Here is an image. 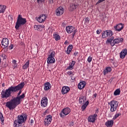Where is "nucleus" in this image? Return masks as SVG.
Masks as SVG:
<instances>
[{
    "mask_svg": "<svg viewBox=\"0 0 127 127\" xmlns=\"http://www.w3.org/2000/svg\"><path fill=\"white\" fill-rule=\"evenodd\" d=\"M2 87H4V84H2Z\"/></svg>",
    "mask_w": 127,
    "mask_h": 127,
    "instance_id": "63",
    "label": "nucleus"
},
{
    "mask_svg": "<svg viewBox=\"0 0 127 127\" xmlns=\"http://www.w3.org/2000/svg\"><path fill=\"white\" fill-rule=\"evenodd\" d=\"M29 67V61H27L24 65H23L22 68L24 70H26L27 68Z\"/></svg>",
    "mask_w": 127,
    "mask_h": 127,
    "instance_id": "25",
    "label": "nucleus"
},
{
    "mask_svg": "<svg viewBox=\"0 0 127 127\" xmlns=\"http://www.w3.org/2000/svg\"><path fill=\"white\" fill-rule=\"evenodd\" d=\"M69 91H70V88L69 87L64 86L61 90V93L63 95H65V94H67Z\"/></svg>",
    "mask_w": 127,
    "mask_h": 127,
    "instance_id": "16",
    "label": "nucleus"
},
{
    "mask_svg": "<svg viewBox=\"0 0 127 127\" xmlns=\"http://www.w3.org/2000/svg\"><path fill=\"white\" fill-rule=\"evenodd\" d=\"M14 90L13 86H11L5 90H2L1 92V98L2 99H8V98H10V97H11V93H13Z\"/></svg>",
    "mask_w": 127,
    "mask_h": 127,
    "instance_id": "2",
    "label": "nucleus"
},
{
    "mask_svg": "<svg viewBox=\"0 0 127 127\" xmlns=\"http://www.w3.org/2000/svg\"><path fill=\"white\" fill-rule=\"evenodd\" d=\"M2 58H3V60H6L7 57L5 55L2 54L1 56Z\"/></svg>",
    "mask_w": 127,
    "mask_h": 127,
    "instance_id": "40",
    "label": "nucleus"
},
{
    "mask_svg": "<svg viewBox=\"0 0 127 127\" xmlns=\"http://www.w3.org/2000/svg\"><path fill=\"white\" fill-rule=\"evenodd\" d=\"M64 13V8L62 6L59 7L56 10V14L57 16H60Z\"/></svg>",
    "mask_w": 127,
    "mask_h": 127,
    "instance_id": "8",
    "label": "nucleus"
},
{
    "mask_svg": "<svg viewBox=\"0 0 127 127\" xmlns=\"http://www.w3.org/2000/svg\"><path fill=\"white\" fill-rule=\"evenodd\" d=\"M127 55V49L125 48L122 50L120 53V58L121 59H125Z\"/></svg>",
    "mask_w": 127,
    "mask_h": 127,
    "instance_id": "10",
    "label": "nucleus"
},
{
    "mask_svg": "<svg viewBox=\"0 0 127 127\" xmlns=\"http://www.w3.org/2000/svg\"><path fill=\"white\" fill-rule=\"evenodd\" d=\"M85 97L84 96H81L79 98V104H84L85 103V100H84Z\"/></svg>",
    "mask_w": 127,
    "mask_h": 127,
    "instance_id": "32",
    "label": "nucleus"
},
{
    "mask_svg": "<svg viewBox=\"0 0 127 127\" xmlns=\"http://www.w3.org/2000/svg\"><path fill=\"white\" fill-rule=\"evenodd\" d=\"M72 49H73V45H69L68 47H67V49L66 51L67 54H70V52L72 51Z\"/></svg>",
    "mask_w": 127,
    "mask_h": 127,
    "instance_id": "24",
    "label": "nucleus"
},
{
    "mask_svg": "<svg viewBox=\"0 0 127 127\" xmlns=\"http://www.w3.org/2000/svg\"><path fill=\"white\" fill-rule=\"evenodd\" d=\"M71 8L72 9V10L76 9V8H77V5L75 4H73L72 6H71Z\"/></svg>",
    "mask_w": 127,
    "mask_h": 127,
    "instance_id": "36",
    "label": "nucleus"
},
{
    "mask_svg": "<svg viewBox=\"0 0 127 127\" xmlns=\"http://www.w3.org/2000/svg\"><path fill=\"white\" fill-rule=\"evenodd\" d=\"M69 125L70 126V127H73V126L74 125V123L70 122V123L69 124Z\"/></svg>",
    "mask_w": 127,
    "mask_h": 127,
    "instance_id": "50",
    "label": "nucleus"
},
{
    "mask_svg": "<svg viewBox=\"0 0 127 127\" xmlns=\"http://www.w3.org/2000/svg\"><path fill=\"white\" fill-rule=\"evenodd\" d=\"M26 120H27V116L19 115L18 116V119L15 120L14 122V126L17 127V124L15 123H17L19 125H21L23 123H25V122H26Z\"/></svg>",
    "mask_w": 127,
    "mask_h": 127,
    "instance_id": "4",
    "label": "nucleus"
},
{
    "mask_svg": "<svg viewBox=\"0 0 127 127\" xmlns=\"http://www.w3.org/2000/svg\"><path fill=\"white\" fill-rule=\"evenodd\" d=\"M71 113V109L69 108H65L63 109L60 113V116L62 119H64L65 116L69 115V113Z\"/></svg>",
    "mask_w": 127,
    "mask_h": 127,
    "instance_id": "6",
    "label": "nucleus"
},
{
    "mask_svg": "<svg viewBox=\"0 0 127 127\" xmlns=\"http://www.w3.org/2000/svg\"><path fill=\"white\" fill-rule=\"evenodd\" d=\"M51 122H52V116L50 115H48L44 120V125L48 127V126L51 124Z\"/></svg>",
    "mask_w": 127,
    "mask_h": 127,
    "instance_id": "7",
    "label": "nucleus"
},
{
    "mask_svg": "<svg viewBox=\"0 0 127 127\" xmlns=\"http://www.w3.org/2000/svg\"><path fill=\"white\" fill-rule=\"evenodd\" d=\"M33 122H34V121H33V120H31L30 121V123H31V124L33 123Z\"/></svg>",
    "mask_w": 127,
    "mask_h": 127,
    "instance_id": "55",
    "label": "nucleus"
},
{
    "mask_svg": "<svg viewBox=\"0 0 127 127\" xmlns=\"http://www.w3.org/2000/svg\"><path fill=\"white\" fill-rule=\"evenodd\" d=\"M68 41H65V42H64V44H68Z\"/></svg>",
    "mask_w": 127,
    "mask_h": 127,
    "instance_id": "57",
    "label": "nucleus"
},
{
    "mask_svg": "<svg viewBox=\"0 0 127 127\" xmlns=\"http://www.w3.org/2000/svg\"><path fill=\"white\" fill-rule=\"evenodd\" d=\"M38 3H40L41 2H43L44 0H37Z\"/></svg>",
    "mask_w": 127,
    "mask_h": 127,
    "instance_id": "45",
    "label": "nucleus"
},
{
    "mask_svg": "<svg viewBox=\"0 0 127 127\" xmlns=\"http://www.w3.org/2000/svg\"><path fill=\"white\" fill-rule=\"evenodd\" d=\"M121 116V114H117L115 115V116L113 117V120H116L117 118H119Z\"/></svg>",
    "mask_w": 127,
    "mask_h": 127,
    "instance_id": "37",
    "label": "nucleus"
},
{
    "mask_svg": "<svg viewBox=\"0 0 127 127\" xmlns=\"http://www.w3.org/2000/svg\"><path fill=\"white\" fill-rule=\"evenodd\" d=\"M112 104L113 109L112 112H115V111H116L117 110V108H118V105H119V103L118 102V101L114 100L112 101Z\"/></svg>",
    "mask_w": 127,
    "mask_h": 127,
    "instance_id": "17",
    "label": "nucleus"
},
{
    "mask_svg": "<svg viewBox=\"0 0 127 127\" xmlns=\"http://www.w3.org/2000/svg\"><path fill=\"white\" fill-rule=\"evenodd\" d=\"M100 32H97V34H100Z\"/></svg>",
    "mask_w": 127,
    "mask_h": 127,
    "instance_id": "62",
    "label": "nucleus"
},
{
    "mask_svg": "<svg viewBox=\"0 0 127 127\" xmlns=\"http://www.w3.org/2000/svg\"><path fill=\"white\" fill-rule=\"evenodd\" d=\"M5 6L0 5V13H3L5 11Z\"/></svg>",
    "mask_w": 127,
    "mask_h": 127,
    "instance_id": "26",
    "label": "nucleus"
},
{
    "mask_svg": "<svg viewBox=\"0 0 127 127\" xmlns=\"http://www.w3.org/2000/svg\"><path fill=\"white\" fill-rule=\"evenodd\" d=\"M1 63V59L0 58V64Z\"/></svg>",
    "mask_w": 127,
    "mask_h": 127,
    "instance_id": "60",
    "label": "nucleus"
},
{
    "mask_svg": "<svg viewBox=\"0 0 127 127\" xmlns=\"http://www.w3.org/2000/svg\"><path fill=\"white\" fill-rule=\"evenodd\" d=\"M45 19H46V16L44 14H42L37 19V20L38 22H40V23H42V22H44Z\"/></svg>",
    "mask_w": 127,
    "mask_h": 127,
    "instance_id": "12",
    "label": "nucleus"
},
{
    "mask_svg": "<svg viewBox=\"0 0 127 127\" xmlns=\"http://www.w3.org/2000/svg\"><path fill=\"white\" fill-rule=\"evenodd\" d=\"M125 14H126V15H127V11H126Z\"/></svg>",
    "mask_w": 127,
    "mask_h": 127,
    "instance_id": "59",
    "label": "nucleus"
},
{
    "mask_svg": "<svg viewBox=\"0 0 127 127\" xmlns=\"http://www.w3.org/2000/svg\"><path fill=\"white\" fill-rule=\"evenodd\" d=\"M86 83L85 81L80 82L78 85V88L79 90H82V89H84V88H85V86H86Z\"/></svg>",
    "mask_w": 127,
    "mask_h": 127,
    "instance_id": "20",
    "label": "nucleus"
},
{
    "mask_svg": "<svg viewBox=\"0 0 127 127\" xmlns=\"http://www.w3.org/2000/svg\"><path fill=\"white\" fill-rule=\"evenodd\" d=\"M53 38L54 39H55V40H56V41H58L60 40V39H61V37H60L59 34L57 33H54L53 34Z\"/></svg>",
    "mask_w": 127,
    "mask_h": 127,
    "instance_id": "21",
    "label": "nucleus"
},
{
    "mask_svg": "<svg viewBox=\"0 0 127 127\" xmlns=\"http://www.w3.org/2000/svg\"><path fill=\"white\" fill-rule=\"evenodd\" d=\"M88 105H89V101H86L84 104H83L82 106H81V109L82 110V111H85V110L86 109V108H87V106H88Z\"/></svg>",
    "mask_w": 127,
    "mask_h": 127,
    "instance_id": "27",
    "label": "nucleus"
},
{
    "mask_svg": "<svg viewBox=\"0 0 127 127\" xmlns=\"http://www.w3.org/2000/svg\"><path fill=\"white\" fill-rule=\"evenodd\" d=\"M112 33L110 32H104L102 33V38H106L108 37V35H110Z\"/></svg>",
    "mask_w": 127,
    "mask_h": 127,
    "instance_id": "30",
    "label": "nucleus"
},
{
    "mask_svg": "<svg viewBox=\"0 0 127 127\" xmlns=\"http://www.w3.org/2000/svg\"><path fill=\"white\" fill-rule=\"evenodd\" d=\"M26 22L27 21L26 18H22L21 15H20V14L18 15L17 21L16 22L15 28L16 29H18L20 26H21V25H24V24H25Z\"/></svg>",
    "mask_w": 127,
    "mask_h": 127,
    "instance_id": "3",
    "label": "nucleus"
},
{
    "mask_svg": "<svg viewBox=\"0 0 127 127\" xmlns=\"http://www.w3.org/2000/svg\"><path fill=\"white\" fill-rule=\"evenodd\" d=\"M51 88V84L50 83L47 82L44 84V90L45 91H48Z\"/></svg>",
    "mask_w": 127,
    "mask_h": 127,
    "instance_id": "19",
    "label": "nucleus"
},
{
    "mask_svg": "<svg viewBox=\"0 0 127 127\" xmlns=\"http://www.w3.org/2000/svg\"><path fill=\"white\" fill-rule=\"evenodd\" d=\"M76 63V62L72 61L71 64H69V66L67 68V70H72L74 69V66Z\"/></svg>",
    "mask_w": 127,
    "mask_h": 127,
    "instance_id": "22",
    "label": "nucleus"
},
{
    "mask_svg": "<svg viewBox=\"0 0 127 127\" xmlns=\"http://www.w3.org/2000/svg\"><path fill=\"white\" fill-rule=\"evenodd\" d=\"M12 63L13 64V67L14 68H16L17 67V64L16 63V61L15 60H14L12 61Z\"/></svg>",
    "mask_w": 127,
    "mask_h": 127,
    "instance_id": "33",
    "label": "nucleus"
},
{
    "mask_svg": "<svg viewBox=\"0 0 127 127\" xmlns=\"http://www.w3.org/2000/svg\"><path fill=\"white\" fill-rule=\"evenodd\" d=\"M66 24H67V22H66V21H64L62 23V26H63V27H65Z\"/></svg>",
    "mask_w": 127,
    "mask_h": 127,
    "instance_id": "39",
    "label": "nucleus"
},
{
    "mask_svg": "<svg viewBox=\"0 0 127 127\" xmlns=\"http://www.w3.org/2000/svg\"><path fill=\"white\" fill-rule=\"evenodd\" d=\"M87 61L89 63H90L92 61V58L91 57H89L87 59Z\"/></svg>",
    "mask_w": 127,
    "mask_h": 127,
    "instance_id": "41",
    "label": "nucleus"
},
{
    "mask_svg": "<svg viewBox=\"0 0 127 127\" xmlns=\"http://www.w3.org/2000/svg\"><path fill=\"white\" fill-rule=\"evenodd\" d=\"M41 107L43 108H45V107H47V105H48V99L47 97H44L42 98L41 101Z\"/></svg>",
    "mask_w": 127,
    "mask_h": 127,
    "instance_id": "9",
    "label": "nucleus"
},
{
    "mask_svg": "<svg viewBox=\"0 0 127 127\" xmlns=\"http://www.w3.org/2000/svg\"><path fill=\"white\" fill-rule=\"evenodd\" d=\"M109 105H110V106H111L110 111L112 112V101H110L109 103Z\"/></svg>",
    "mask_w": 127,
    "mask_h": 127,
    "instance_id": "47",
    "label": "nucleus"
},
{
    "mask_svg": "<svg viewBox=\"0 0 127 127\" xmlns=\"http://www.w3.org/2000/svg\"><path fill=\"white\" fill-rule=\"evenodd\" d=\"M124 25L123 24L120 23L118 24L116 26H115L114 28L115 30H116V31H121V30L124 29Z\"/></svg>",
    "mask_w": 127,
    "mask_h": 127,
    "instance_id": "18",
    "label": "nucleus"
},
{
    "mask_svg": "<svg viewBox=\"0 0 127 127\" xmlns=\"http://www.w3.org/2000/svg\"><path fill=\"white\" fill-rule=\"evenodd\" d=\"M112 39H113L114 38V37H112Z\"/></svg>",
    "mask_w": 127,
    "mask_h": 127,
    "instance_id": "64",
    "label": "nucleus"
},
{
    "mask_svg": "<svg viewBox=\"0 0 127 127\" xmlns=\"http://www.w3.org/2000/svg\"><path fill=\"white\" fill-rule=\"evenodd\" d=\"M0 119L1 120V123H3V122H4V120H3V115H2L1 112L0 113Z\"/></svg>",
    "mask_w": 127,
    "mask_h": 127,
    "instance_id": "35",
    "label": "nucleus"
},
{
    "mask_svg": "<svg viewBox=\"0 0 127 127\" xmlns=\"http://www.w3.org/2000/svg\"><path fill=\"white\" fill-rule=\"evenodd\" d=\"M70 77L71 78V80H75V79H76V77L73 75H70Z\"/></svg>",
    "mask_w": 127,
    "mask_h": 127,
    "instance_id": "43",
    "label": "nucleus"
},
{
    "mask_svg": "<svg viewBox=\"0 0 127 127\" xmlns=\"http://www.w3.org/2000/svg\"><path fill=\"white\" fill-rule=\"evenodd\" d=\"M107 127H112V120H108L105 123Z\"/></svg>",
    "mask_w": 127,
    "mask_h": 127,
    "instance_id": "28",
    "label": "nucleus"
},
{
    "mask_svg": "<svg viewBox=\"0 0 127 127\" xmlns=\"http://www.w3.org/2000/svg\"><path fill=\"white\" fill-rule=\"evenodd\" d=\"M65 30L67 32H76V28L72 26L66 27Z\"/></svg>",
    "mask_w": 127,
    "mask_h": 127,
    "instance_id": "14",
    "label": "nucleus"
},
{
    "mask_svg": "<svg viewBox=\"0 0 127 127\" xmlns=\"http://www.w3.org/2000/svg\"><path fill=\"white\" fill-rule=\"evenodd\" d=\"M55 52L53 51L49 55L47 58V63L48 64H53L55 63Z\"/></svg>",
    "mask_w": 127,
    "mask_h": 127,
    "instance_id": "5",
    "label": "nucleus"
},
{
    "mask_svg": "<svg viewBox=\"0 0 127 127\" xmlns=\"http://www.w3.org/2000/svg\"><path fill=\"white\" fill-rule=\"evenodd\" d=\"M1 45L4 48H6L8 46V39L3 38L1 41Z\"/></svg>",
    "mask_w": 127,
    "mask_h": 127,
    "instance_id": "13",
    "label": "nucleus"
},
{
    "mask_svg": "<svg viewBox=\"0 0 127 127\" xmlns=\"http://www.w3.org/2000/svg\"><path fill=\"white\" fill-rule=\"evenodd\" d=\"M1 125H4V124L3 123V122H1Z\"/></svg>",
    "mask_w": 127,
    "mask_h": 127,
    "instance_id": "61",
    "label": "nucleus"
},
{
    "mask_svg": "<svg viewBox=\"0 0 127 127\" xmlns=\"http://www.w3.org/2000/svg\"><path fill=\"white\" fill-rule=\"evenodd\" d=\"M75 33H73L72 34V38H74V36H75Z\"/></svg>",
    "mask_w": 127,
    "mask_h": 127,
    "instance_id": "54",
    "label": "nucleus"
},
{
    "mask_svg": "<svg viewBox=\"0 0 127 127\" xmlns=\"http://www.w3.org/2000/svg\"><path fill=\"white\" fill-rule=\"evenodd\" d=\"M93 97H94V98H96V97H97V93L94 94L93 95Z\"/></svg>",
    "mask_w": 127,
    "mask_h": 127,
    "instance_id": "53",
    "label": "nucleus"
},
{
    "mask_svg": "<svg viewBox=\"0 0 127 127\" xmlns=\"http://www.w3.org/2000/svg\"><path fill=\"white\" fill-rule=\"evenodd\" d=\"M114 125V121L112 120V126H113Z\"/></svg>",
    "mask_w": 127,
    "mask_h": 127,
    "instance_id": "58",
    "label": "nucleus"
},
{
    "mask_svg": "<svg viewBox=\"0 0 127 127\" xmlns=\"http://www.w3.org/2000/svg\"><path fill=\"white\" fill-rule=\"evenodd\" d=\"M121 94V90L120 89H117L114 93V96H119V95Z\"/></svg>",
    "mask_w": 127,
    "mask_h": 127,
    "instance_id": "31",
    "label": "nucleus"
},
{
    "mask_svg": "<svg viewBox=\"0 0 127 127\" xmlns=\"http://www.w3.org/2000/svg\"><path fill=\"white\" fill-rule=\"evenodd\" d=\"M13 48V45H11L9 46V49H10V50H11V49H12Z\"/></svg>",
    "mask_w": 127,
    "mask_h": 127,
    "instance_id": "46",
    "label": "nucleus"
},
{
    "mask_svg": "<svg viewBox=\"0 0 127 127\" xmlns=\"http://www.w3.org/2000/svg\"><path fill=\"white\" fill-rule=\"evenodd\" d=\"M98 118V115L97 114H94L93 115H90L88 118V121L90 123H95L96 119Z\"/></svg>",
    "mask_w": 127,
    "mask_h": 127,
    "instance_id": "11",
    "label": "nucleus"
},
{
    "mask_svg": "<svg viewBox=\"0 0 127 127\" xmlns=\"http://www.w3.org/2000/svg\"><path fill=\"white\" fill-rule=\"evenodd\" d=\"M67 74L68 75H69V76H74V72L71 71H67Z\"/></svg>",
    "mask_w": 127,
    "mask_h": 127,
    "instance_id": "38",
    "label": "nucleus"
},
{
    "mask_svg": "<svg viewBox=\"0 0 127 127\" xmlns=\"http://www.w3.org/2000/svg\"><path fill=\"white\" fill-rule=\"evenodd\" d=\"M96 32H102V30H97L96 31Z\"/></svg>",
    "mask_w": 127,
    "mask_h": 127,
    "instance_id": "56",
    "label": "nucleus"
},
{
    "mask_svg": "<svg viewBox=\"0 0 127 127\" xmlns=\"http://www.w3.org/2000/svg\"><path fill=\"white\" fill-rule=\"evenodd\" d=\"M124 41V39L122 38H118L114 40L112 43V46H115V44H119V43H122Z\"/></svg>",
    "mask_w": 127,
    "mask_h": 127,
    "instance_id": "15",
    "label": "nucleus"
},
{
    "mask_svg": "<svg viewBox=\"0 0 127 127\" xmlns=\"http://www.w3.org/2000/svg\"><path fill=\"white\" fill-rule=\"evenodd\" d=\"M78 54H79V53L78 52H75L74 53V56H77V55H78Z\"/></svg>",
    "mask_w": 127,
    "mask_h": 127,
    "instance_id": "49",
    "label": "nucleus"
},
{
    "mask_svg": "<svg viewBox=\"0 0 127 127\" xmlns=\"http://www.w3.org/2000/svg\"><path fill=\"white\" fill-rule=\"evenodd\" d=\"M7 66V64H2V67H6Z\"/></svg>",
    "mask_w": 127,
    "mask_h": 127,
    "instance_id": "51",
    "label": "nucleus"
},
{
    "mask_svg": "<svg viewBox=\"0 0 127 127\" xmlns=\"http://www.w3.org/2000/svg\"><path fill=\"white\" fill-rule=\"evenodd\" d=\"M90 23V18L86 17L84 19V24L86 26H88L89 25V23Z\"/></svg>",
    "mask_w": 127,
    "mask_h": 127,
    "instance_id": "29",
    "label": "nucleus"
},
{
    "mask_svg": "<svg viewBox=\"0 0 127 127\" xmlns=\"http://www.w3.org/2000/svg\"><path fill=\"white\" fill-rule=\"evenodd\" d=\"M49 32H54V30H52V29H51V28H50L49 29Z\"/></svg>",
    "mask_w": 127,
    "mask_h": 127,
    "instance_id": "48",
    "label": "nucleus"
},
{
    "mask_svg": "<svg viewBox=\"0 0 127 127\" xmlns=\"http://www.w3.org/2000/svg\"><path fill=\"white\" fill-rule=\"evenodd\" d=\"M103 1H105V0H99L97 2L96 4H99V3H101V2H103Z\"/></svg>",
    "mask_w": 127,
    "mask_h": 127,
    "instance_id": "42",
    "label": "nucleus"
},
{
    "mask_svg": "<svg viewBox=\"0 0 127 127\" xmlns=\"http://www.w3.org/2000/svg\"><path fill=\"white\" fill-rule=\"evenodd\" d=\"M106 44H107L108 45H109V44H110V45H112V39H107L106 41Z\"/></svg>",
    "mask_w": 127,
    "mask_h": 127,
    "instance_id": "34",
    "label": "nucleus"
},
{
    "mask_svg": "<svg viewBox=\"0 0 127 127\" xmlns=\"http://www.w3.org/2000/svg\"><path fill=\"white\" fill-rule=\"evenodd\" d=\"M48 113V109H47L43 114V116H45Z\"/></svg>",
    "mask_w": 127,
    "mask_h": 127,
    "instance_id": "44",
    "label": "nucleus"
},
{
    "mask_svg": "<svg viewBox=\"0 0 127 127\" xmlns=\"http://www.w3.org/2000/svg\"><path fill=\"white\" fill-rule=\"evenodd\" d=\"M96 114H99V109L96 110Z\"/></svg>",
    "mask_w": 127,
    "mask_h": 127,
    "instance_id": "52",
    "label": "nucleus"
},
{
    "mask_svg": "<svg viewBox=\"0 0 127 127\" xmlns=\"http://www.w3.org/2000/svg\"><path fill=\"white\" fill-rule=\"evenodd\" d=\"M24 85H25V84L23 82L18 84L17 86H13V89H14L13 93L19 92L17 93V95L16 97H14L11 99L10 101H8L6 103L5 107L10 109V111L14 110V109L21 103V99H24L25 97V95H24V93L20 95L21 93H22L21 90L23 87H24Z\"/></svg>",
    "mask_w": 127,
    "mask_h": 127,
    "instance_id": "1",
    "label": "nucleus"
},
{
    "mask_svg": "<svg viewBox=\"0 0 127 127\" xmlns=\"http://www.w3.org/2000/svg\"><path fill=\"white\" fill-rule=\"evenodd\" d=\"M112 71V67H107L105 69L103 70V74L104 75H107L108 73H110Z\"/></svg>",
    "mask_w": 127,
    "mask_h": 127,
    "instance_id": "23",
    "label": "nucleus"
}]
</instances>
